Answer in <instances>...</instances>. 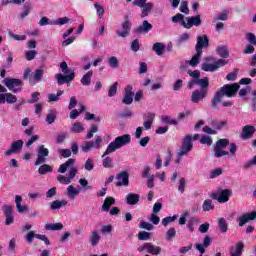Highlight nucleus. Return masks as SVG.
I'll list each match as a JSON object with an SVG mask.
<instances>
[{
	"label": "nucleus",
	"instance_id": "nucleus-59",
	"mask_svg": "<svg viewBox=\"0 0 256 256\" xmlns=\"http://www.w3.org/2000/svg\"><path fill=\"white\" fill-rule=\"evenodd\" d=\"M31 13V5L24 6L23 12L19 15L20 19H25Z\"/></svg>",
	"mask_w": 256,
	"mask_h": 256
},
{
	"label": "nucleus",
	"instance_id": "nucleus-55",
	"mask_svg": "<svg viewBox=\"0 0 256 256\" xmlns=\"http://www.w3.org/2000/svg\"><path fill=\"white\" fill-rule=\"evenodd\" d=\"M69 23V18L63 17V18H58L54 22H51L50 25H65Z\"/></svg>",
	"mask_w": 256,
	"mask_h": 256
},
{
	"label": "nucleus",
	"instance_id": "nucleus-53",
	"mask_svg": "<svg viewBox=\"0 0 256 256\" xmlns=\"http://www.w3.org/2000/svg\"><path fill=\"white\" fill-rule=\"evenodd\" d=\"M25 57L27 61H33L35 57H37V51L36 50H28L25 52Z\"/></svg>",
	"mask_w": 256,
	"mask_h": 256
},
{
	"label": "nucleus",
	"instance_id": "nucleus-54",
	"mask_svg": "<svg viewBox=\"0 0 256 256\" xmlns=\"http://www.w3.org/2000/svg\"><path fill=\"white\" fill-rule=\"evenodd\" d=\"M95 167V164L93 162V159L88 158L85 162L84 169L86 171H93V168Z\"/></svg>",
	"mask_w": 256,
	"mask_h": 256
},
{
	"label": "nucleus",
	"instance_id": "nucleus-61",
	"mask_svg": "<svg viewBox=\"0 0 256 256\" xmlns=\"http://www.w3.org/2000/svg\"><path fill=\"white\" fill-rule=\"evenodd\" d=\"M37 239V234H35V232L33 231H30L26 236H25V239H26V242L31 244L33 243V239Z\"/></svg>",
	"mask_w": 256,
	"mask_h": 256
},
{
	"label": "nucleus",
	"instance_id": "nucleus-46",
	"mask_svg": "<svg viewBox=\"0 0 256 256\" xmlns=\"http://www.w3.org/2000/svg\"><path fill=\"white\" fill-rule=\"evenodd\" d=\"M94 7L96 9V13L99 19H103V16L105 15V8L101 6L99 3H95Z\"/></svg>",
	"mask_w": 256,
	"mask_h": 256
},
{
	"label": "nucleus",
	"instance_id": "nucleus-6",
	"mask_svg": "<svg viewBox=\"0 0 256 256\" xmlns=\"http://www.w3.org/2000/svg\"><path fill=\"white\" fill-rule=\"evenodd\" d=\"M228 145L229 139L218 140L214 148V157H216V159H219V157H225V155H229V151H225Z\"/></svg>",
	"mask_w": 256,
	"mask_h": 256
},
{
	"label": "nucleus",
	"instance_id": "nucleus-52",
	"mask_svg": "<svg viewBox=\"0 0 256 256\" xmlns=\"http://www.w3.org/2000/svg\"><path fill=\"white\" fill-rule=\"evenodd\" d=\"M138 239L139 241H149L151 239V233L145 231L139 232Z\"/></svg>",
	"mask_w": 256,
	"mask_h": 256
},
{
	"label": "nucleus",
	"instance_id": "nucleus-7",
	"mask_svg": "<svg viewBox=\"0 0 256 256\" xmlns=\"http://www.w3.org/2000/svg\"><path fill=\"white\" fill-rule=\"evenodd\" d=\"M181 155H189L193 151V136L187 135L182 140L181 147L177 150Z\"/></svg>",
	"mask_w": 256,
	"mask_h": 256
},
{
	"label": "nucleus",
	"instance_id": "nucleus-17",
	"mask_svg": "<svg viewBox=\"0 0 256 256\" xmlns=\"http://www.w3.org/2000/svg\"><path fill=\"white\" fill-rule=\"evenodd\" d=\"M195 85H199L201 89H207L209 87V78L193 79L188 83V89H193Z\"/></svg>",
	"mask_w": 256,
	"mask_h": 256
},
{
	"label": "nucleus",
	"instance_id": "nucleus-3",
	"mask_svg": "<svg viewBox=\"0 0 256 256\" xmlns=\"http://www.w3.org/2000/svg\"><path fill=\"white\" fill-rule=\"evenodd\" d=\"M131 143V135L124 134L122 136H118L111 142L105 152L103 153L102 157H106V155H111V153H115L117 149H121V147H125Z\"/></svg>",
	"mask_w": 256,
	"mask_h": 256
},
{
	"label": "nucleus",
	"instance_id": "nucleus-62",
	"mask_svg": "<svg viewBox=\"0 0 256 256\" xmlns=\"http://www.w3.org/2000/svg\"><path fill=\"white\" fill-rule=\"evenodd\" d=\"M101 233H103L104 235H109V233H111L113 231V226L111 224L102 226L101 228Z\"/></svg>",
	"mask_w": 256,
	"mask_h": 256
},
{
	"label": "nucleus",
	"instance_id": "nucleus-31",
	"mask_svg": "<svg viewBox=\"0 0 256 256\" xmlns=\"http://www.w3.org/2000/svg\"><path fill=\"white\" fill-rule=\"evenodd\" d=\"M67 205L66 200H55L51 202L50 209L52 211H57L58 209H61V207H65Z\"/></svg>",
	"mask_w": 256,
	"mask_h": 256
},
{
	"label": "nucleus",
	"instance_id": "nucleus-9",
	"mask_svg": "<svg viewBox=\"0 0 256 256\" xmlns=\"http://www.w3.org/2000/svg\"><path fill=\"white\" fill-rule=\"evenodd\" d=\"M229 197H231V190L229 189L218 190L211 194V198L218 201V203H227Z\"/></svg>",
	"mask_w": 256,
	"mask_h": 256
},
{
	"label": "nucleus",
	"instance_id": "nucleus-23",
	"mask_svg": "<svg viewBox=\"0 0 256 256\" xmlns=\"http://www.w3.org/2000/svg\"><path fill=\"white\" fill-rule=\"evenodd\" d=\"M211 245V237L206 235L203 240V244H195L196 251H199V253L205 254V249Z\"/></svg>",
	"mask_w": 256,
	"mask_h": 256
},
{
	"label": "nucleus",
	"instance_id": "nucleus-64",
	"mask_svg": "<svg viewBox=\"0 0 256 256\" xmlns=\"http://www.w3.org/2000/svg\"><path fill=\"white\" fill-rule=\"evenodd\" d=\"M246 39H247L248 42L251 43V45H256L255 34H253V33H247V34H246Z\"/></svg>",
	"mask_w": 256,
	"mask_h": 256
},
{
	"label": "nucleus",
	"instance_id": "nucleus-49",
	"mask_svg": "<svg viewBox=\"0 0 256 256\" xmlns=\"http://www.w3.org/2000/svg\"><path fill=\"white\" fill-rule=\"evenodd\" d=\"M102 165L105 169H112L113 167V159L111 157H106L102 160Z\"/></svg>",
	"mask_w": 256,
	"mask_h": 256
},
{
	"label": "nucleus",
	"instance_id": "nucleus-43",
	"mask_svg": "<svg viewBox=\"0 0 256 256\" xmlns=\"http://www.w3.org/2000/svg\"><path fill=\"white\" fill-rule=\"evenodd\" d=\"M83 111H85V106L83 104L80 105L79 111L77 109H72L70 112V119H77Z\"/></svg>",
	"mask_w": 256,
	"mask_h": 256
},
{
	"label": "nucleus",
	"instance_id": "nucleus-26",
	"mask_svg": "<svg viewBox=\"0 0 256 256\" xmlns=\"http://www.w3.org/2000/svg\"><path fill=\"white\" fill-rule=\"evenodd\" d=\"M152 51H154L158 57H162V55L165 53V44L161 42L154 43L152 46Z\"/></svg>",
	"mask_w": 256,
	"mask_h": 256
},
{
	"label": "nucleus",
	"instance_id": "nucleus-11",
	"mask_svg": "<svg viewBox=\"0 0 256 256\" xmlns=\"http://www.w3.org/2000/svg\"><path fill=\"white\" fill-rule=\"evenodd\" d=\"M47 157H49V149L45 148V145H40L35 165H43L47 161Z\"/></svg>",
	"mask_w": 256,
	"mask_h": 256
},
{
	"label": "nucleus",
	"instance_id": "nucleus-24",
	"mask_svg": "<svg viewBox=\"0 0 256 256\" xmlns=\"http://www.w3.org/2000/svg\"><path fill=\"white\" fill-rule=\"evenodd\" d=\"M22 201L23 197L21 195L15 196L16 209L18 213H27V211H29V207L26 205H21Z\"/></svg>",
	"mask_w": 256,
	"mask_h": 256
},
{
	"label": "nucleus",
	"instance_id": "nucleus-29",
	"mask_svg": "<svg viewBox=\"0 0 256 256\" xmlns=\"http://www.w3.org/2000/svg\"><path fill=\"white\" fill-rule=\"evenodd\" d=\"M112 205H115V198L106 197L102 205V211H105L106 213L109 212V209H111Z\"/></svg>",
	"mask_w": 256,
	"mask_h": 256
},
{
	"label": "nucleus",
	"instance_id": "nucleus-48",
	"mask_svg": "<svg viewBox=\"0 0 256 256\" xmlns=\"http://www.w3.org/2000/svg\"><path fill=\"white\" fill-rule=\"evenodd\" d=\"M117 87H119V83L117 82L109 87L108 97H115V95H117Z\"/></svg>",
	"mask_w": 256,
	"mask_h": 256
},
{
	"label": "nucleus",
	"instance_id": "nucleus-22",
	"mask_svg": "<svg viewBox=\"0 0 256 256\" xmlns=\"http://www.w3.org/2000/svg\"><path fill=\"white\" fill-rule=\"evenodd\" d=\"M207 97V89H202L201 91L196 90L192 93L191 101L192 103H199V101H203Z\"/></svg>",
	"mask_w": 256,
	"mask_h": 256
},
{
	"label": "nucleus",
	"instance_id": "nucleus-40",
	"mask_svg": "<svg viewBox=\"0 0 256 256\" xmlns=\"http://www.w3.org/2000/svg\"><path fill=\"white\" fill-rule=\"evenodd\" d=\"M216 51L223 59H227V57H229V50L227 49V46H219Z\"/></svg>",
	"mask_w": 256,
	"mask_h": 256
},
{
	"label": "nucleus",
	"instance_id": "nucleus-50",
	"mask_svg": "<svg viewBox=\"0 0 256 256\" xmlns=\"http://www.w3.org/2000/svg\"><path fill=\"white\" fill-rule=\"evenodd\" d=\"M243 253V243L239 242L236 244L235 252L231 253V256H241Z\"/></svg>",
	"mask_w": 256,
	"mask_h": 256
},
{
	"label": "nucleus",
	"instance_id": "nucleus-15",
	"mask_svg": "<svg viewBox=\"0 0 256 256\" xmlns=\"http://www.w3.org/2000/svg\"><path fill=\"white\" fill-rule=\"evenodd\" d=\"M55 79H56L58 85H65V83H71V81H73V79H75V72L70 71L69 74H65V75L56 74Z\"/></svg>",
	"mask_w": 256,
	"mask_h": 256
},
{
	"label": "nucleus",
	"instance_id": "nucleus-27",
	"mask_svg": "<svg viewBox=\"0 0 256 256\" xmlns=\"http://www.w3.org/2000/svg\"><path fill=\"white\" fill-rule=\"evenodd\" d=\"M66 191H67V197L69 199H75L81 193V189L75 188L73 185H69Z\"/></svg>",
	"mask_w": 256,
	"mask_h": 256
},
{
	"label": "nucleus",
	"instance_id": "nucleus-14",
	"mask_svg": "<svg viewBox=\"0 0 256 256\" xmlns=\"http://www.w3.org/2000/svg\"><path fill=\"white\" fill-rule=\"evenodd\" d=\"M23 140L15 141L11 144V147L5 152L6 157H10V155H15L17 153H21L23 149Z\"/></svg>",
	"mask_w": 256,
	"mask_h": 256
},
{
	"label": "nucleus",
	"instance_id": "nucleus-47",
	"mask_svg": "<svg viewBox=\"0 0 256 256\" xmlns=\"http://www.w3.org/2000/svg\"><path fill=\"white\" fill-rule=\"evenodd\" d=\"M174 221H177V215L165 217L164 219H162V225L164 227H167L169 223H174Z\"/></svg>",
	"mask_w": 256,
	"mask_h": 256
},
{
	"label": "nucleus",
	"instance_id": "nucleus-56",
	"mask_svg": "<svg viewBox=\"0 0 256 256\" xmlns=\"http://www.w3.org/2000/svg\"><path fill=\"white\" fill-rule=\"evenodd\" d=\"M143 119H144V121H146L148 123H153V121H155V113L148 112V113L144 114Z\"/></svg>",
	"mask_w": 256,
	"mask_h": 256
},
{
	"label": "nucleus",
	"instance_id": "nucleus-19",
	"mask_svg": "<svg viewBox=\"0 0 256 256\" xmlns=\"http://www.w3.org/2000/svg\"><path fill=\"white\" fill-rule=\"evenodd\" d=\"M116 187H128L129 186V174L127 172H121L116 177Z\"/></svg>",
	"mask_w": 256,
	"mask_h": 256
},
{
	"label": "nucleus",
	"instance_id": "nucleus-34",
	"mask_svg": "<svg viewBox=\"0 0 256 256\" xmlns=\"http://www.w3.org/2000/svg\"><path fill=\"white\" fill-rule=\"evenodd\" d=\"M55 119H57V111L50 110L46 115V123L48 125H53V123H55Z\"/></svg>",
	"mask_w": 256,
	"mask_h": 256
},
{
	"label": "nucleus",
	"instance_id": "nucleus-51",
	"mask_svg": "<svg viewBox=\"0 0 256 256\" xmlns=\"http://www.w3.org/2000/svg\"><path fill=\"white\" fill-rule=\"evenodd\" d=\"M108 63L112 69H117V67H119V60L115 56L110 57Z\"/></svg>",
	"mask_w": 256,
	"mask_h": 256
},
{
	"label": "nucleus",
	"instance_id": "nucleus-32",
	"mask_svg": "<svg viewBox=\"0 0 256 256\" xmlns=\"http://www.w3.org/2000/svg\"><path fill=\"white\" fill-rule=\"evenodd\" d=\"M201 55H203V52L196 51V54L189 61V65L191 67H197V65H199V61H201Z\"/></svg>",
	"mask_w": 256,
	"mask_h": 256
},
{
	"label": "nucleus",
	"instance_id": "nucleus-39",
	"mask_svg": "<svg viewBox=\"0 0 256 256\" xmlns=\"http://www.w3.org/2000/svg\"><path fill=\"white\" fill-rule=\"evenodd\" d=\"M172 23H179L182 27H185V16L181 13L172 17Z\"/></svg>",
	"mask_w": 256,
	"mask_h": 256
},
{
	"label": "nucleus",
	"instance_id": "nucleus-63",
	"mask_svg": "<svg viewBox=\"0 0 256 256\" xmlns=\"http://www.w3.org/2000/svg\"><path fill=\"white\" fill-rule=\"evenodd\" d=\"M190 37L189 33H183L178 37V43L181 45L182 43L189 41Z\"/></svg>",
	"mask_w": 256,
	"mask_h": 256
},
{
	"label": "nucleus",
	"instance_id": "nucleus-58",
	"mask_svg": "<svg viewBox=\"0 0 256 256\" xmlns=\"http://www.w3.org/2000/svg\"><path fill=\"white\" fill-rule=\"evenodd\" d=\"M6 103L8 104L17 103V96L11 93H6Z\"/></svg>",
	"mask_w": 256,
	"mask_h": 256
},
{
	"label": "nucleus",
	"instance_id": "nucleus-38",
	"mask_svg": "<svg viewBox=\"0 0 256 256\" xmlns=\"http://www.w3.org/2000/svg\"><path fill=\"white\" fill-rule=\"evenodd\" d=\"M99 241H101V236H99V233L97 231H92V234L90 237V243L92 247H95V245H98Z\"/></svg>",
	"mask_w": 256,
	"mask_h": 256
},
{
	"label": "nucleus",
	"instance_id": "nucleus-30",
	"mask_svg": "<svg viewBox=\"0 0 256 256\" xmlns=\"http://www.w3.org/2000/svg\"><path fill=\"white\" fill-rule=\"evenodd\" d=\"M91 77H93V70H89L80 80L84 87H89L91 85Z\"/></svg>",
	"mask_w": 256,
	"mask_h": 256
},
{
	"label": "nucleus",
	"instance_id": "nucleus-33",
	"mask_svg": "<svg viewBox=\"0 0 256 256\" xmlns=\"http://www.w3.org/2000/svg\"><path fill=\"white\" fill-rule=\"evenodd\" d=\"M44 229L46 231H61V229H63V224L60 222L53 223V224H46L44 226Z\"/></svg>",
	"mask_w": 256,
	"mask_h": 256
},
{
	"label": "nucleus",
	"instance_id": "nucleus-20",
	"mask_svg": "<svg viewBox=\"0 0 256 256\" xmlns=\"http://www.w3.org/2000/svg\"><path fill=\"white\" fill-rule=\"evenodd\" d=\"M255 135V126L246 125L242 129L241 139L247 141V139H251Z\"/></svg>",
	"mask_w": 256,
	"mask_h": 256
},
{
	"label": "nucleus",
	"instance_id": "nucleus-44",
	"mask_svg": "<svg viewBox=\"0 0 256 256\" xmlns=\"http://www.w3.org/2000/svg\"><path fill=\"white\" fill-rule=\"evenodd\" d=\"M202 71L213 73L214 71H217V68L215 67V63L209 64L207 62H204L202 64Z\"/></svg>",
	"mask_w": 256,
	"mask_h": 256
},
{
	"label": "nucleus",
	"instance_id": "nucleus-57",
	"mask_svg": "<svg viewBox=\"0 0 256 256\" xmlns=\"http://www.w3.org/2000/svg\"><path fill=\"white\" fill-rule=\"evenodd\" d=\"M175 235H177V230H175V228H170L166 232V239H167V241H171V239H174Z\"/></svg>",
	"mask_w": 256,
	"mask_h": 256
},
{
	"label": "nucleus",
	"instance_id": "nucleus-60",
	"mask_svg": "<svg viewBox=\"0 0 256 256\" xmlns=\"http://www.w3.org/2000/svg\"><path fill=\"white\" fill-rule=\"evenodd\" d=\"M228 63L229 61L225 59H219L218 61L214 62V67H216V71H217V69L221 67H225V65H227Z\"/></svg>",
	"mask_w": 256,
	"mask_h": 256
},
{
	"label": "nucleus",
	"instance_id": "nucleus-12",
	"mask_svg": "<svg viewBox=\"0 0 256 256\" xmlns=\"http://www.w3.org/2000/svg\"><path fill=\"white\" fill-rule=\"evenodd\" d=\"M255 220H256V211L245 213L236 219L239 227H243L246 223H249V221H255Z\"/></svg>",
	"mask_w": 256,
	"mask_h": 256
},
{
	"label": "nucleus",
	"instance_id": "nucleus-18",
	"mask_svg": "<svg viewBox=\"0 0 256 256\" xmlns=\"http://www.w3.org/2000/svg\"><path fill=\"white\" fill-rule=\"evenodd\" d=\"M209 47V38L207 35H200L197 37V43L195 46L196 51L203 53V49Z\"/></svg>",
	"mask_w": 256,
	"mask_h": 256
},
{
	"label": "nucleus",
	"instance_id": "nucleus-21",
	"mask_svg": "<svg viewBox=\"0 0 256 256\" xmlns=\"http://www.w3.org/2000/svg\"><path fill=\"white\" fill-rule=\"evenodd\" d=\"M122 103H124L125 105H131V103H133V86H126Z\"/></svg>",
	"mask_w": 256,
	"mask_h": 256
},
{
	"label": "nucleus",
	"instance_id": "nucleus-13",
	"mask_svg": "<svg viewBox=\"0 0 256 256\" xmlns=\"http://www.w3.org/2000/svg\"><path fill=\"white\" fill-rule=\"evenodd\" d=\"M201 26V15L190 16L185 18L184 29Z\"/></svg>",
	"mask_w": 256,
	"mask_h": 256
},
{
	"label": "nucleus",
	"instance_id": "nucleus-36",
	"mask_svg": "<svg viewBox=\"0 0 256 256\" xmlns=\"http://www.w3.org/2000/svg\"><path fill=\"white\" fill-rule=\"evenodd\" d=\"M203 211H213L215 209V204H213V200L206 199L202 204Z\"/></svg>",
	"mask_w": 256,
	"mask_h": 256
},
{
	"label": "nucleus",
	"instance_id": "nucleus-4",
	"mask_svg": "<svg viewBox=\"0 0 256 256\" xmlns=\"http://www.w3.org/2000/svg\"><path fill=\"white\" fill-rule=\"evenodd\" d=\"M103 148V138L101 136H95L94 141H85L80 146L83 153H89L91 149H102Z\"/></svg>",
	"mask_w": 256,
	"mask_h": 256
},
{
	"label": "nucleus",
	"instance_id": "nucleus-2",
	"mask_svg": "<svg viewBox=\"0 0 256 256\" xmlns=\"http://www.w3.org/2000/svg\"><path fill=\"white\" fill-rule=\"evenodd\" d=\"M239 91V84H226L223 87L220 88L219 91H217L212 99V107H217L218 103H221V100L223 97H233L235 93Z\"/></svg>",
	"mask_w": 256,
	"mask_h": 256
},
{
	"label": "nucleus",
	"instance_id": "nucleus-25",
	"mask_svg": "<svg viewBox=\"0 0 256 256\" xmlns=\"http://www.w3.org/2000/svg\"><path fill=\"white\" fill-rule=\"evenodd\" d=\"M151 29H153V25H151V23H149L147 20H144L142 25L135 29V33H149Z\"/></svg>",
	"mask_w": 256,
	"mask_h": 256
},
{
	"label": "nucleus",
	"instance_id": "nucleus-37",
	"mask_svg": "<svg viewBox=\"0 0 256 256\" xmlns=\"http://www.w3.org/2000/svg\"><path fill=\"white\" fill-rule=\"evenodd\" d=\"M218 227H219L221 233H227V230L229 229L227 220H225V218H219L218 219Z\"/></svg>",
	"mask_w": 256,
	"mask_h": 256
},
{
	"label": "nucleus",
	"instance_id": "nucleus-8",
	"mask_svg": "<svg viewBox=\"0 0 256 256\" xmlns=\"http://www.w3.org/2000/svg\"><path fill=\"white\" fill-rule=\"evenodd\" d=\"M4 85L12 91V93H19L21 91V87L23 86V82L16 78H5Z\"/></svg>",
	"mask_w": 256,
	"mask_h": 256
},
{
	"label": "nucleus",
	"instance_id": "nucleus-5",
	"mask_svg": "<svg viewBox=\"0 0 256 256\" xmlns=\"http://www.w3.org/2000/svg\"><path fill=\"white\" fill-rule=\"evenodd\" d=\"M133 5H135L136 7H140L142 18L148 17L149 13L153 11V7H155V4H153V2H147V0H134Z\"/></svg>",
	"mask_w": 256,
	"mask_h": 256
},
{
	"label": "nucleus",
	"instance_id": "nucleus-28",
	"mask_svg": "<svg viewBox=\"0 0 256 256\" xmlns=\"http://www.w3.org/2000/svg\"><path fill=\"white\" fill-rule=\"evenodd\" d=\"M139 199H141V196H139V194L129 193L126 196V203L128 205H137V203H139Z\"/></svg>",
	"mask_w": 256,
	"mask_h": 256
},
{
	"label": "nucleus",
	"instance_id": "nucleus-45",
	"mask_svg": "<svg viewBox=\"0 0 256 256\" xmlns=\"http://www.w3.org/2000/svg\"><path fill=\"white\" fill-rule=\"evenodd\" d=\"M53 171V168L50 165L43 164L39 167L38 173L40 175H45L46 173H51Z\"/></svg>",
	"mask_w": 256,
	"mask_h": 256
},
{
	"label": "nucleus",
	"instance_id": "nucleus-35",
	"mask_svg": "<svg viewBox=\"0 0 256 256\" xmlns=\"http://www.w3.org/2000/svg\"><path fill=\"white\" fill-rule=\"evenodd\" d=\"M70 131L72 133H83V131H85V126H83V124L81 122H75Z\"/></svg>",
	"mask_w": 256,
	"mask_h": 256
},
{
	"label": "nucleus",
	"instance_id": "nucleus-42",
	"mask_svg": "<svg viewBox=\"0 0 256 256\" xmlns=\"http://www.w3.org/2000/svg\"><path fill=\"white\" fill-rule=\"evenodd\" d=\"M161 121L162 123H166V125H179V122H177V120L170 118L168 115H162Z\"/></svg>",
	"mask_w": 256,
	"mask_h": 256
},
{
	"label": "nucleus",
	"instance_id": "nucleus-16",
	"mask_svg": "<svg viewBox=\"0 0 256 256\" xmlns=\"http://www.w3.org/2000/svg\"><path fill=\"white\" fill-rule=\"evenodd\" d=\"M129 33H131V21H129V19H126L122 23L121 30H117L116 34L118 35V37H122L123 39H125V37H129Z\"/></svg>",
	"mask_w": 256,
	"mask_h": 256
},
{
	"label": "nucleus",
	"instance_id": "nucleus-10",
	"mask_svg": "<svg viewBox=\"0 0 256 256\" xmlns=\"http://www.w3.org/2000/svg\"><path fill=\"white\" fill-rule=\"evenodd\" d=\"M139 253H143V251H147L150 255H160L161 254V247L156 246L152 243L146 242L142 246L138 247L137 249Z\"/></svg>",
	"mask_w": 256,
	"mask_h": 256
},
{
	"label": "nucleus",
	"instance_id": "nucleus-1",
	"mask_svg": "<svg viewBox=\"0 0 256 256\" xmlns=\"http://www.w3.org/2000/svg\"><path fill=\"white\" fill-rule=\"evenodd\" d=\"M75 165V159L70 158L65 163L61 164L58 168V173H67V169H69V175H58L57 181L61 183V185H70L71 181L75 179V176L77 175V172L79 169L74 166Z\"/></svg>",
	"mask_w": 256,
	"mask_h": 256
},
{
	"label": "nucleus",
	"instance_id": "nucleus-41",
	"mask_svg": "<svg viewBox=\"0 0 256 256\" xmlns=\"http://www.w3.org/2000/svg\"><path fill=\"white\" fill-rule=\"evenodd\" d=\"M61 95H63L62 90H58L56 94H48V103H54L59 101Z\"/></svg>",
	"mask_w": 256,
	"mask_h": 256
}]
</instances>
